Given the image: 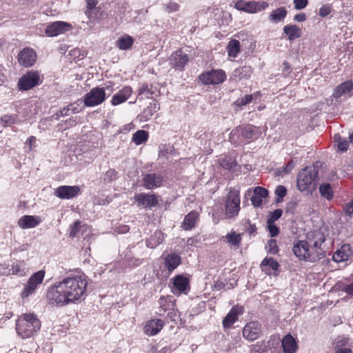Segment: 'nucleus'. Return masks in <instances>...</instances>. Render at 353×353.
<instances>
[{"label": "nucleus", "instance_id": "obj_3", "mask_svg": "<svg viewBox=\"0 0 353 353\" xmlns=\"http://www.w3.org/2000/svg\"><path fill=\"white\" fill-rule=\"evenodd\" d=\"M41 321L33 313H25L16 321V331L23 339L33 337L41 329Z\"/></svg>", "mask_w": 353, "mask_h": 353}, {"label": "nucleus", "instance_id": "obj_57", "mask_svg": "<svg viewBox=\"0 0 353 353\" xmlns=\"http://www.w3.org/2000/svg\"><path fill=\"white\" fill-rule=\"evenodd\" d=\"M349 146V142L347 140H342L338 143V148L341 152H345Z\"/></svg>", "mask_w": 353, "mask_h": 353}, {"label": "nucleus", "instance_id": "obj_42", "mask_svg": "<svg viewBox=\"0 0 353 353\" xmlns=\"http://www.w3.org/2000/svg\"><path fill=\"white\" fill-rule=\"evenodd\" d=\"M6 274L18 275L20 276L25 275V268L23 263L22 262H17L16 263H14Z\"/></svg>", "mask_w": 353, "mask_h": 353}, {"label": "nucleus", "instance_id": "obj_59", "mask_svg": "<svg viewBox=\"0 0 353 353\" xmlns=\"http://www.w3.org/2000/svg\"><path fill=\"white\" fill-rule=\"evenodd\" d=\"M167 9H168V12H176V11L179 10V6L176 3L170 2L167 6Z\"/></svg>", "mask_w": 353, "mask_h": 353}, {"label": "nucleus", "instance_id": "obj_15", "mask_svg": "<svg viewBox=\"0 0 353 353\" xmlns=\"http://www.w3.org/2000/svg\"><path fill=\"white\" fill-rule=\"evenodd\" d=\"M172 281V292L174 294L187 293L189 290V279L183 275H177Z\"/></svg>", "mask_w": 353, "mask_h": 353}, {"label": "nucleus", "instance_id": "obj_27", "mask_svg": "<svg viewBox=\"0 0 353 353\" xmlns=\"http://www.w3.org/2000/svg\"><path fill=\"white\" fill-rule=\"evenodd\" d=\"M260 265L261 270L268 275H274L279 266L278 262L272 257H265Z\"/></svg>", "mask_w": 353, "mask_h": 353}, {"label": "nucleus", "instance_id": "obj_49", "mask_svg": "<svg viewBox=\"0 0 353 353\" xmlns=\"http://www.w3.org/2000/svg\"><path fill=\"white\" fill-rule=\"evenodd\" d=\"M81 229V222L76 221L71 226L70 231V236L74 237L80 232Z\"/></svg>", "mask_w": 353, "mask_h": 353}, {"label": "nucleus", "instance_id": "obj_30", "mask_svg": "<svg viewBox=\"0 0 353 353\" xmlns=\"http://www.w3.org/2000/svg\"><path fill=\"white\" fill-rule=\"evenodd\" d=\"M159 95L157 88L152 85L143 84L140 86L138 92V98L154 99Z\"/></svg>", "mask_w": 353, "mask_h": 353}, {"label": "nucleus", "instance_id": "obj_26", "mask_svg": "<svg viewBox=\"0 0 353 353\" xmlns=\"http://www.w3.org/2000/svg\"><path fill=\"white\" fill-rule=\"evenodd\" d=\"M41 222V218L37 216L24 215L18 221L19 226L22 229L33 228Z\"/></svg>", "mask_w": 353, "mask_h": 353}, {"label": "nucleus", "instance_id": "obj_11", "mask_svg": "<svg viewBox=\"0 0 353 353\" xmlns=\"http://www.w3.org/2000/svg\"><path fill=\"white\" fill-rule=\"evenodd\" d=\"M105 99V88L96 87L88 92L83 99L84 105L87 107H94L101 104Z\"/></svg>", "mask_w": 353, "mask_h": 353}, {"label": "nucleus", "instance_id": "obj_50", "mask_svg": "<svg viewBox=\"0 0 353 353\" xmlns=\"http://www.w3.org/2000/svg\"><path fill=\"white\" fill-rule=\"evenodd\" d=\"M343 211L345 216L350 218L353 216V199L344 205L343 207Z\"/></svg>", "mask_w": 353, "mask_h": 353}, {"label": "nucleus", "instance_id": "obj_35", "mask_svg": "<svg viewBox=\"0 0 353 353\" xmlns=\"http://www.w3.org/2000/svg\"><path fill=\"white\" fill-rule=\"evenodd\" d=\"M164 240V234L160 230H156L154 234L146 241V245L150 248H154L160 245Z\"/></svg>", "mask_w": 353, "mask_h": 353}, {"label": "nucleus", "instance_id": "obj_25", "mask_svg": "<svg viewBox=\"0 0 353 353\" xmlns=\"http://www.w3.org/2000/svg\"><path fill=\"white\" fill-rule=\"evenodd\" d=\"M243 307L242 306L233 307L223 321V327H230L238 319V316L243 314Z\"/></svg>", "mask_w": 353, "mask_h": 353}, {"label": "nucleus", "instance_id": "obj_41", "mask_svg": "<svg viewBox=\"0 0 353 353\" xmlns=\"http://www.w3.org/2000/svg\"><path fill=\"white\" fill-rule=\"evenodd\" d=\"M319 192L323 198L327 200H330L333 197V190L330 183H322L319 186Z\"/></svg>", "mask_w": 353, "mask_h": 353}, {"label": "nucleus", "instance_id": "obj_17", "mask_svg": "<svg viewBox=\"0 0 353 353\" xmlns=\"http://www.w3.org/2000/svg\"><path fill=\"white\" fill-rule=\"evenodd\" d=\"M37 59L36 52L30 48H25L18 54L19 63L24 67H30Z\"/></svg>", "mask_w": 353, "mask_h": 353}, {"label": "nucleus", "instance_id": "obj_12", "mask_svg": "<svg viewBox=\"0 0 353 353\" xmlns=\"http://www.w3.org/2000/svg\"><path fill=\"white\" fill-rule=\"evenodd\" d=\"M163 176L161 174L147 173L143 175L142 186L146 190H153L162 185Z\"/></svg>", "mask_w": 353, "mask_h": 353}, {"label": "nucleus", "instance_id": "obj_13", "mask_svg": "<svg viewBox=\"0 0 353 353\" xmlns=\"http://www.w3.org/2000/svg\"><path fill=\"white\" fill-rule=\"evenodd\" d=\"M261 334V325L256 321H251L248 323L243 330V337L250 341H254L259 338Z\"/></svg>", "mask_w": 353, "mask_h": 353}, {"label": "nucleus", "instance_id": "obj_37", "mask_svg": "<svg viewBox=\"0 0 353 353\" xmlns=\"http://www.w3.org/2000/svg\"><path fill=\"white\" fill-rule=\"evenodd\" d=\"M158 303L159 304V307L157 313L159 316H163L165 312L169 311L173 307V303L165 297H161L159 299Z\"/></svg>", "mask_w": 353, "mask_h": 353}, {"label": "nucleus", "instance_id": "obj_54", "mask_svg": "<svg viewBox=\"0 0 353 353\" xmlns=\"http://www.w3.org/2000/svg\"><path fill=\"white\" fill-rule=\"evenodd\" d=\"M268 229L272 237L276 236L279 232V228L270 221H268Z\"/></svg>", "mask_w": 353, "mask_h": 353}, {"label": "nucleus", "instance_id": "obj_8", "mask_svg": "<svg viewBox=\"0 0 353 353\" xmlns=\"http://www.w3.org/2000/svg\"><path fill=\"white\" fill-rule=\"evenodd\" d=\"M46 272L44 270H41L34 272L28 279L27 283L25 285L23 291L21 292V297L27 298L30 295L34 294L43 281Z\"/></svg>", "mask_w": 353, "mask_h": 353}, {"label": "nucleus", "instance_id": "obj_22", "mask_svg": "<svg viewBox=\"0 0 353 353\" xmlns=\"http://www.w3.org/2000/svg\"><path fill=\"white\" fill-rule=\"evenodd\" d=\"M353 82L346 81L339 85L334 90L332 97L335 99L347 98L352 95Z\"/></svg>", "mask_w": 353, "mask_h": 353}, {"label": "nucleus", "instance_id": "obj_18", "mask_svg": "<svg viewBox=\"0 0 353 353\" xmlns=\"http://www.w3.org/2000/svg\"><path fill=\"white\" fill-rule=\"evenodd\" d=\"M134 201L137 203L138 206L143 208L155 207L158 203V200L155 194L148 193L136 194Z\"/></svg>", "mask_w": 353, "mask_h": 353}, {"label": "nucleus", "instance_id": "obj_60", "mask_svg": "<svg viewBox=\"0 0 353 353\" xmlns=\"http://www.w3.org/2000/svg\"><path fill=\"white\" fill-rule=\"evenodd\" d=\"M294 165H295V163H294L293 161H289L288 163L285 167H283V172L284 174L289 173L292 170V168L294 167Z\"/></svg>", "mask_w": 353, "mask_h": 353}, {"label": "nucleus", "instance_id": "obj_58", "mask_svg": "<svg viewBox=\"0 0 353 353\" xmlns=\"http://www.w3.org/2000/svg\"><path fill=\"white\" fill-rule=\"evenodd\" d=\"M37 141V139L34 136H30L28 138L26 141V143L28 145V150H32L35 146L34 143Z\"/></svg>", "mask_w": 353, "mask_h": 353}, {"label": "nucleus", "instance_id": "obj_44", "mask_svg": "<svg viewBox=\"0 0 353 353\" xmlns=\"http://www.w3.org/2000/svg\"><path fill=\"white\" fill-rule=\"evenodd\" d=\"M220 165L226 169V170H231L234 167L236 166V162L232 159V157H225L223 158H221L220 159Z\"/></svg>", "mask_w": 353, "mask_h": 353}, {"label": "nucleus", "instance_id": "obj_47", "mask_svg": "<svg viewBox=\"0 0 353 353\" xmlns=\"http://www.w3.org/2000/svg\"><path fill=\"white\" fill-rule=\"evenodd\" d=\"M17 119L18 117L17 114H6L1 119L2 123L7 125H11L17 123Z\"/></svg>", "mask_w": 353, "mask_h": 353}, {"label": "nucleus", "instance_id": "obj_51", "mask_svg": "<svg viewBox=\"0 0 353 353\" xmlns=\"http://www.w3.org/2000/svg\"><path fill=\"white\" fill-rule=\"evenodd\" d=\"M117 178V172L114 169H109L105 174L104 180L112 181Z\"/></svg>", "mask_w": 353, "mask_h": 353}, {"label": "nucleus", "instance_id": "obj_5", "mask_svg": "<svg viewBox=\"0 0 353 353\" xmlns=\"http://www.w3.org/2000/svg\"><path fill=\"white\" fill-rule=\"evenodd\" d=\"M240 211V190L233 188L228 192L225 204V216L227 219L236 216Z\"/></svg>", "mask_w": 353, "mask_h": 353}, {"label": "nucleus", "instance_id": "obj_4", "mask_svg": "<svg viewBox=\"0 0 353 353\" xmlns=\"http://www.w3.org/2000/svg\"><path fill=\"white\" fill-rule=\"evenodd\" d=\"M261 135V128L253 125H239L230 134V142L239 145L246 144L259 139Z\"/></svg>", "mask_w": 353, "mask_h": 353}, {"label": "nucleus", "instance_id": "obj_61", "mask_svg": "<svg viewBox=\"0 0 353 353\" xmlns=\"http://www.w3.org/2000/svg\"><path fill=\"white\" fill-rule=\"evenodd\" d=\"M294 20L297 22H303L306 20V15L304 13H299L294 17Z\"/></svg>", "mask_w": 353, "mask_h": 353}, {"label": "nucleus", "instance_id": "obj_9", "mask_svg": "<svg viewBox=\"0 0 353 353\" xmlns=\"http://www.w3.org/2000/svg\"><path fill=\"white\" fill-rule=\"evenodd\" d=\"M41 83L39 73L37 71H29L19 80L17 86L19 90L26 91L39 85Z\"/></svg>", "mask_w": 353, "mask_h": 353}, {"label": "nucleus", "instance_id": "obj_38", "mask_svg": "<svg viewBox=\"0 0 353 353\" xmlns=\"http://www.w3.org/2000/svg\"><path fill=\"white\" fill-rule=\"evenodd\" d=\"M228 56L232 58L237 57L240 52V43L238 40H231L227 46Z\"/></svg>", "mask_w": 353, "mask_h": 353}, {"label": "nucleus", "instance_id": "obj_1", "mask_svg": "<svg viewBox=\"0 0 353 353\" xmlns=\"http://www.w3.org/2000/svg\"><path fill=\"white\" fill-rule=\"evenodd\" d=\"M88 281L83 272L70 273L56 281L47 290L50 304L63 307L81 303L87 296Z\"/></svg>", "mask_w": 353, "mask_h": 353}, {"label": "nucleus", "instance_id": "obj_7", "mask_svg": "<svg viewBox=\"0 0 353 353\" xmlns=\"http://www.w3.org/2000/svg\"><path fill=\"white\" fill-rule=\"evenodd\" d=\"M269 7V3L265 1H244L239 0L234 4V8L249 14H256L265 10Z\"/></svg>", "mask_w": 353, "mask_h": 353}, {"label": "nucleus", "instance_id": "obj_29", "mask_svg": "<svg viewBox=\"0 0 353 353\" xmlns=\"http://www.w3.org/2000/svg\"><path fill=\"white\" fill-rule=\"evenodd\" d=\"M181 263V257L176 253L168 254L164 258V265L169 272H173Z\"/></svg>", "mask_w": 353, "mask_h": 353}, {"label": "nucleus", "instance_id": "obj_6", "mask_svg": "<svg viewBox=\"0 0 353 353\" xmlns=\"http://www.w3.org/2000/svg\"><path fill=\"white\" fill-rule=\"evenodd\" d=\"M318 177V170L316 167H310L303 169L298 176V189L303 192L315 183Z\"/></svg>", "mask_w": 353, "mask_h": 353}, {"label": "nucleus", "instance_id": "obj_46", "mask_svg": "<svg viewBox=\"0 0 353 353\" xmlns=\"http://www.w3.org/2000/svg\"><path fill=\"white\" fill-rule=\"evenodd\" d=\"M266 251L272 254H276L279 252V248L276 244V241L274 239H270L268 241L265 245Z\"/></svg>", "mask_w": 353, "mask_h": 353}, {"label": "nucleus", "instance_id": "obj_32", "mask_svg": "<svg viewBox=\"0 0 353 353\" xmlns=\"http://www.w3.org/2000/svg\"><path fill=\"white\" fill-rule=\"evenodd\" d=\"M283 30L288 39L290 41L300 38L302 34L301 29L294 24L285 26Z\"/></svg>", "mask_w": 353, "mask_h": 353}, {"label": "nucleus", "instance_id": "obj_33", "mask_svg": "<svg viewBox=\"0 0 353 353\" xmlns=\"http://www.w3.org/2000/svg\"><path fill=\"white\" fill-rule=\"evenodd\" d=\"M284 353H296L298 346L294 338L291 334L286 335L282 340Z\"/></svg>", "mask_w": 353, "mask_h": 353}, {"label": "nucleus", "instance_id": "obj_62", "mask_svg": "<svg viewBox=\"0 0 353 353\" xmlns=\"http://www.w3.org/2000/svg\"><path fill=\"white\" fill-rule=\"evenodd\" d=\"M70 54L72 56H74V57L78 58L79 59H81L83 57V54H80V50L79 49H77V48L72 50L70 51Z\"/></svg>", "mask_w": 353, "mask_h": 353}, {"label": "nucleus", "instance_id": "obj_48", "mask_svg": "<svg viewBox=\"0 0 353 353\" xmlns=\"http://www.w3.org/2000/svg\"><path fill=\"white\" fill-rule=\"evenodd\" d=\"M286 194V188L283 185H278L275 189V194L277 196L276 202H281Z\"/></svg>", "mask_w": 353, "mask_h": 353}, {"label": "nucleus", "instance_id": "obj_40", "mask_svg": "<svg viewBox=\"0 0 353 353\" xmlns=\"http://www.w3.org/2000/svg\"><path fill=\"white\" fill-rule=\"evenodd\" d=\"M148 139V133L143 130L137 131L132 136V141L137 145H141Z\"/></svg>", "mask_w": 353, "mask_h": 353}, {"label": "nucleus", "instance_id": "obj_53", "mask_svg": "<svg viewBox=\"0 0 353 353\" xmlns=\"http://www.w3.org/2000/svg\"><path fill=\"white\" fill-rule=\"evenodd\" d=\"M293 4L295 10H303L307 6L308 0H293Z\"/></svg>", "mask_w": 353, "mask_h": 353}, {"label": "nucleus", "instance_id": "obj_39", "mask_svg": "<svg viewBox=\"0 0 353 353\" xmlns=\"http://www.w3.org/2000/svg\"><path fill=\"white\" fill-rule=\"evenodd\" d=\"M160 109L159 104L156 102L150 103L143 112V117L145 121L150 119L154 113Z\"/></svg>", "mask_w": 353, "mask_h": 353}, {"label": "nucleus", "instance_id": "obj_20", "mask_svg": "<svg viewBox=\"0 0 353 353\" xmlns=\"http://www.w3.org/2000/svg\"><path fill=\"white\" fill-rule=\"evenodd\" d=\"M71 28V25L63 21H56L46 27V34L48 37H55L63 34Z\"/></svg>", "mask_w": 353, "mask_h": 353}, {"label": "nucleus", "instance_id": "obj_52", "mask_svg": "<svg viewBox=\"0 0 353 353\" xmlns=\"http://www.w3.org/2000/svg\"><path fill=\"white\" fill-rule=\"evenodd\" d=\"M252 100V95H245L236 101V104L239 106L245 105L250 103Z\"/></svg>", "mask_w": 353, "mask_h": 353}, {"label": "nucleus", "instance_id": "obj_23", "mask_svg": "<svg viewBox=\"0 0 353 353\" xmlns=\"http://www.w3.org/2000/svg\"><path fill=\"white\" fill-rule=\"evenodd\" d=\"M164 323L161 319H152L146 322L144 327V332L148 336L157 334L163 327Z\"/></svg>", "mask_w": 353, "mask_h": 353}, {"label": "nucleus", "instance_id": "obj_56", "mask_svg": "<svg viewBox=\"0 0 353 353\" xmlns=\"http://www.w3.org/2000/svg\"><path fill=\"white\" fill-rule=\"evenodd\" d=\"M331 9L330 5H323L320 8L319 14L322 17H325L330 13Z\"/></svg>", "mask_w": 353, "mask_h": 353}, {"label": "nucleus", "instance_id": "obj_14", "mask_svg": "<svg viewBox=\"0 0 353 353\" xmlns=\"http://www.w3.org/2000/svg\"><path fill=\"white\" fill-rule=\"evenodd\" d=\"M332 259L336 263L352 261H353V250L349 244H343L334 252Z\"/></svg>", "mask_w": 353, "mask_h": 353}, {"label": "nucleus", "instance_id": "obj_21", "mask_svg": "<svg viewBox=\"0 0 353 353\" xmlns=\"http://www.w3.org/2000/svg\"><path fill=\"white\" fill-rule=\"evenodd\" d=\"M79 191V188L76 185H61L55 190L54 195L62 199H70L78 195Z\"/></svg>", "mask_w": 353, "mask_h": 353}, {"label": "nucleus", "instance_id": "obj_2", "mask_svg": "<svg viewBox=\"0 0 353 353\" xmlns=\"http://www.w3.org/2000/svg\"><path fill=\"white\" fill-rule=\"evenodd\" d=\"M325 236L320 230L308 232L306 241H299L294 245L293 252L301 260L314 262L323 255L322 244Z\"/></svg>", "mask_w": 353, "mask_h": 353}, {"label": "nucleus", "instance_id": "obj_43", "mask_svg": "<svg viewBox=\"0 0 353 353\" xmlns=\"http://www.w3.org/2000/svg\"><path fill=\"white\" fill-rule=\"evenodd\" d=\"M252 73L250 66H243L239 68L234 71V76L238 77L240 79L249 78Z\"/></svg>", "mask_w": 353, "mask_h": 353}, {"label": "nucleus", "instance_id": "obj_55", "mask_svg": "<svg viewBox=\"0 0 353 353\" xmlns=\"http://www.w3.org/2000/svg\"><path fill=\"white\" fill-rule=\"evenodd\" d=\"M283 211L281 209H276L270 214V216L268 221L274 223L276 220H278L282 216Z\"/></svg>", "mask_w": 353, "mask_h": 353}, {"label": "nucleus", "instance_id": "obj_10", "mask_svg": "<svg viewBox=\"0 0 353 353\" xmlns=\"http://www.w3.org/2000/svg\"><path fill=\"white\" fill-rule=\"evenodd\" d=\"M226 79L225 72L221 69L211 70L201 73L199 79L204 85H217L222 83Z\"/></svg>", "mask_w": 353, "mask_h": 353}, {"label": "nucleus", "instance_id": "obj_45", "mask_svg": "<svg viewBox=\"0 0 353 353\" xmlns=\"http://www.w3.org/2000/svg\"><path fill=\"white\" fill-rule=\"evenodd\" d=\"M225 238L227 239V241L229 243L232 244V245H235V246L238 245L241 241V235L237 234L235 232H232L230 234H228L225 236Z\"/></svg>", "mask_w": 353, "mask_h": 353}, {"label": "nucleus", "instance_id": "obj_16", "mask_svg": "<svg viewBox=\"0 0 353 353\" xmlns=\"http://www.w3.org/2000/svg\"><path fill=\"white\" fill-rule=\"evenodd\" d=\"M334 353H353V345L348 337L344 336H338L332 343Z\"/></svg>", "mask_w": 353, "mask_h": 353}, {"label": "nucleus", "instance_id": "obj_19", "mask_svg": "<svg viewBox=\"0 0 353 353\" xmlns=\"http://www.w3.org/2000/svg\"><path fill=\"white\" fill-rule=\"evenodd\" d=\"M188 56L181 50L173 52L170 58V64L175 69L182 70L188 61Z\"/></svg>", "mask_w": 353, "mask_h": 353}, {"label": "nucleus", "instance_id": "obj_63", "mask_svg": "<svg viewBox=\"0 0 353 353\" xmlns=\"http://www.w3.org/2000/svg\"><path fill=\"white\" fill-rule=\"evenodd\" d=\"M343 290L348 294L353 296V282L349 285H346Z\"/></svg>", "mask_w": 353, "mask_h": 353}, {"label": "nucleus", "instance_id": "obj_36", "mask_svg": "<svg viewBox=\"0 0 353 353\" xmlns=\"http://www.w3.org/2000/svg\"><path fill=\"white\" fill-rule=\"evenodd\" d=\"M134 43V39L128 34L119 37L116 42V46L121 50L130 49Z\"/></svg>", "mask_w": 353, "mask_h": 353}, {"label": "nucleus", "instance_id": "obj_34", "mask_svg": "<svg viewBox=\"0 0 353 353\" xmlns=\"http://www.w3.org/2000/svg\"><path fill=\"white\" fill-rule=\"evenodd\" d=\"M199 219V214L195 211H191L184 218L181 228L185 230H190L195 227Z\"/></svg>", "mask_w": 353, "mask_h": 353}, {"label": "nucleus", "instance_id": "obj_31", "mask_svg": "<svg viewBox=\"0 0 353 353\" xmlns=\"http://www.w3.org/2000/svg\"><path fill=\"white\" fill-rule=\"evenodd\" d=\"M288 14V10L285 7H279L273 10L269 17L268 20L272 23H278L283 21Z\"/></svg>", "mask_w": 353, "mask_h": 353}, {"label": "nucleus", "instance_id": "obj_64", "mask_svg": "<svg viewBox=\"0 0 353 353\" xmlns=\"http://www.w3.org/2000/svg\"><path fill=\"white\" fill-rule=\"evenodd\" d=\"M129 229L130 228L128 225H123L117 228V232L119 233L125 234L129 231Z\"/></svg>", "mask_w": 353, "mask_h": 353}, {"label": "nucleus", "instance_id": "obj_24", "mask_svg": "<svg viewBox=\"0 0 353 353\" xmlns=\"http://www.w3.org/2000/svg\"><path fill=\"white\" fill-rule=\"evenodd\" d=\"M253 195L251 197V203L255 208H259L263 204V199L268 196V190L263 187L257 186L253 190Z\"/></svg>", "mask_w": 353, "mask_h": 353}, {"label": "nucleus", "instance_id": "obj_28", "mask_svg": "<svg viewBox=\"0 0 353 353\" xmlns=\"http://www.w3.org/2000/svg\"><path fill=\"white\" fill-rule=\"evenodd\" d=\"M132 93V89L130 86H125L119 92L115 94L112 99L111 103L113 105H119L130 97Z\"/></svg>", "mask_w": 353, "mask_h": 353}]
</instances>
